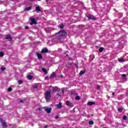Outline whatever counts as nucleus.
I'll return each mask as SVG.
<instances>
[{
    "label": "nucleus",
    "mask_w": 128,
    "mask_h": 128,
    "mask_svg": "<svg viewBox=\"0 0 128 128\" xmlns=\"http://www.w3.org/2000/svg\"><path fill=\"white\" fill-rule=\"evenodd\" d=\"M66 32L64 30H61L56 34V38L60 40L63 36H66Z\"/></svg>",
    "instance_id": "nucleus-1"
},
{
    "label": "nucleus",
    "mask_w": 128,
    "mask_h": 128,
    "mask_svg": "<svg viewBox=\"0 0 128 128\" xmlns=\"http://www.w3.org/2000/svg\"><path fill=\"white\" fill-rule=\"evenodd\" d=\"M52 90L53 92H60V90H62L61 92H62V94H64V88H63L60 90L58 87L56 86V87L53 88Z\"/></svg>",
    "instance_id": "nucleus-2"
},
{
    "label": "nucleus",
    "mask_w": 128,
    "mask_h": 128,
    "mask_svg": "<svg viewBox=\"0 0 128 128\" xmlns=\"http://www.w3.org/2000/svg\"><path fill=\"white\" fill-rule=\"evenodd\" d=\"M50 98H52V94H50V91H46L45 94V99L46 100V102H50Z\"/></svg>",
    "instance_id": "nucleus-3"
},
{
    "label": "nucleus",
    "mask_w": 128,
    "mask_h": 128,
    "mask_svg": "<svg viewBox=\"0 0 128 128\" xmlns=\"http://www.w3.org/2000/svg\"><path fill=\"white\" fill-rule=\"evenodd\" d=\"M30 20L31 21V22L30 23V26H32V24H36V18H30Z\"/></svg>",
    "instance_id": "nucleus-4"
},
{
    "label": "nucleus",
    "mask_w": 128,
    "mask_h": 128,
    "mask_svg": "<svg viewBox=\"0 0 128 128\" xmlns=\"http://www.w3.org/2000/svg\"><path fill=\"white\" fill-rule=\"evenodd\" d=\"M0 122L2 124V126H4V128H6L7 126L6 123L5 122H4L2 118H0Z\"/></svg>",
    "instance_id": "nucleus-5"
},
{
    "label": "nucleus",
    "mask_w": 128,
    "mask_h": 128,
    "mask_svg": "<svg viewBox=\"0 0 128 128\" xmlns=\"http://www.w3.org/2000/svg\"><path fill=\"white\" fill-rule=\"evenodd\" d=\"M56 76V72H54L50 74V78H54Z\"/></svg>",
    "instance_id": "nucleus-6"
},
{
    "label": "nucleus",
    "mask_w": 128,
    "mask_h": 128,
    "mask_svg": "<svg viewBox=\"0 0 128 128\" xmlns=\"http://www.w3.org/2000/svg\"><path fill=\"white\" fill-rule=\"evenodd\" d=\"M48 52V50L46 48H44L42 50V54H44V52Z\"/></svg>",
    "instance_id": "nucleus-7"
},
{
    "label": "nucleus",
    "mask_w": 128,
    "mask_h": 128,
    "mask_svg": "<svg viewBox=\"0 0 128 128\" xmlns=\"http://www.w3.org/2000/svg\"><path fill=\"white\" fill-rule=\"evenodd\" d=\"M87 17L88 18V20H94V17L92 15H88Z\"/></svg>",
    "instance_id": "nucleus-8"
},
{
    "label": "nucleus",
    "mask_w": 128,
    "mask_h": 128,
    "mask_svg": "<svg viewBox=\"0 0 128 128\" xmlns=\"http://www.w3.org/2000/svg\"><path fill=\"white\" fill-rule=\"evenodd\" d=\"M37 56L39 60H42V55L40 53H37Z\"/></svg>",
    "instance_id": "nucleus-9"
},
{
    "label": "nucleus",
    "mask_w": 128,
    "mask_h": 128,
    "mask_svg": "<svg viewBox=\"0 0 128 128\" xmlns=\"http://www.w3.org/2000/svg\"><path fill=\"white\" fill-rule=\"evenodd\" d=\"M45 110L46 112H48V114H50V112H52V108H46Z\"/></svg>",
    "instance_id": "nucleus-10"
},
{
    "label": "nucleus",
    "mask_w": 128,
    "mask_h": 128,
    "mask_svg": "<svg viewBox=\"0 0 128 128\" xmlns=\"http://www.w3.org/2000/svg\"><path fill=\"white\" fill-rule=\"evenodd\" d=\"M87 104L88 106H93L94 104H96V103L92 102H88Z\"/></svg>",
    "instance_id": "nucleus-11"
},
{
    "label": "nucleus",
    "mask_w": 128,
    "mask_h": 128,
    "mask_svg": "<svg viewBox=\"0 0 128 128\" xmlns=\"http://www.w3.org/2000/svg\"><path fill=\"white\" fill-rule=\"evenodd\" d=\"M35 8L37 12H42V9H40V6L36 7Z\"/></svg>",
    "instance_id": "nucleus-12"
},
{
    "label": "nucleus",
    "mask_w": 128,
    "mask_h": 128,
    "mask_svg": "<svg viewBox=\"0 0 128 128\" xmlns=\"http://www.w3.org/2000/svg\"><path fill=\"white\" fill-rule=\"evenodd\" d=\"M6 40H12V36H7L6 37Z\"/></svg>",
    "instance_id": "nucleus-13"
},
{
    "label": "nucleus",
    "mask_w": 128,
    "mask_h": 128,
    "mask_svg": "<svg viewBox=\"0 0 128 128\" xmlns=\"http://www.w3.org/2000/svg\"><path fill=\"white\" fill-rule=\"evenodd\" d=\"M32 10V7H27L24 8V10L28 12V10Z\"/></svg>",
    "instance_id": "nucleus-14"
},
{
    "label": "nucleus",
    "mask_w": 128,
    "mask_h": 128,
    "mask_svg": "<svg viewBox=\"0 0 128 128\" xmlns=\"http://www.w3.org/2000/svg\"><path fill=\"white\" fill-rule=\"evenodd\" d=\"M118 60L120 62H124V58H118Z\"/></svg>",
    "instance_id": "nucleus-15"
},
{
    "label": "nucleus",
    "mask_w": 128,
    "mask_h": 128,
    "mask_svg": "<svg viewBox=\"0 0 128 128\" xmlns=\"http://www.w3.org/2000/svg\"><path fill=\"white\" fill-rule=\"evenodd\" d=\"M27 78L28 80H32V75H28L27 76Z\"/></svg>",
    "instance_id": "nucleus-16"
},
{
    "label": "nucleus",
    "mask_w": 128,
    "mask_h": 128,
    "mask_svg": "<svg viewBox=\"0 0 128 128\" xmlns=\"http://www.w3.org/2000/svg\"><path fill=\"white\" fill-rule=\"evenodd\" d=\"M42 72H45V74H48V71L46 70V69L44 68H42Z\"/></svg>",
    "instance_id": "nucleus-17"
},
{
    "label": "nucleus",
    "mask_w": 128,
    "mask_h": 128,
    "mask_svg": "<svg viewBox=\"0 0 128 128\" xmlns=\"http://www.w3.org/2000/svg\"><path fill=\"white\" fill-rule=\"evenodd\" d=\"M57 108H62V103H59L57 104Z\"/></svg>",
    "instance_id": "nucleus-18"
},
{
    "label": "nucleus",
    "mask_w": 128,
    "mask_h": 128,
    "mask_svg": "<svg viewBox=\"0 0 128 128\" xmlns=\"http://www.w3.org/2000/svg\"><path fill=\"white\" fill-rule=\"evenodd\" d=\"M64 24H60L58 26V28H64Z\"/></svg>",
    "instance_id": "nucleus-19"
},
{
    "label": "nucleus",
    "mask_w": 128,
    "mask_h": 128,
    "mask_svg": "<svg viewBox=\"0 0 128 128\" xmlns=\"http://www.w3.org/2000/svg\"><path fill=\"white\" fill-rule=\"evenodd\" d=\"M4 56V54L2 52H0V56Z\"/></svg>",
    "instance_id": "nucleus-20"
},
{
    "label": "nucleus",
    "mask_w": 128,
    "mask_h": 128,
    "mask_svg": "<svg viewBox=\"0 0 128 128\" xmlns=\"http://www.w3.org/2000/svg\"><path fill=\"white\" fill-rule=\"evenodd\" d=\"M84 72H86V71H80V76H82V75L84 74Z\"/></svg>",
    "instance_id": "nucleus-21"
},
{
    "label": "nucleus",
    "mask_w": 128,
    "mask_h": 128,
    "mask_svg": "<svg viewBox=\"0 0 128 128\" xmlns=\"http://www.w3.org/2000/svg\"><path fill=\"white\" fill-rule=\"evenodd\" d=\"M104 50V48H101L99 49L100 52H102V51Z\"/></svg>",
    "instance_id": "nucleus-22"
},
{
    "label": "nucleus",
    "mask_w": 128,
    "mask_h": 128,
    "mask_svg": "<svg viewBox=\"0 0 128 128\" xmlns=\"http://www.w3.org/2000/svg\"><path fill=\"white\" fill-rule=\"evenodd\" d=\"M118 112H122V108H118Z\"/></svg>",
    "instance_id": "nucleus-23"
},
{
    "label": "nucleus",
    "mask_w": 128,
    "mask_h": 128,
    "mask_svg": "<svg viewBox=\"0 0 128 128\" xmlns=\"http://www.w3.org/2000/svg\"><path fill=\"white\" fill-rule=\"evenodd\" d=\"M70 104V101H67L66 102V106H69Z\"/></svg>",
    "instance_id": "nucleus-24"
},
{
    "label": "nucleus",
    "mask_w": 128,
    "mask_h": 128,
    "mask_svg": "<svg viewBox=\"0 0 128 128\" xmlns=\"http://www.w3.org/2000/svg\"><path fill=\"white\" fill-rule=\"evenodd\" d=\"M69 106H70V108H72L74 106V104L72 103H70Z\"/></svg>",
    "instance_id": "nucleus-25"
},
{
    "label": "nucleus",
    "mask_w": 128,
    "mask_h": 128,
    "mask_svg": "<svg viewBox=\"0 0 128 128\" xmlns=\"http://www.w3.org/2000/svg\"><path fill=\"white\" fill-rule=\"evenodd\" d=\"M6 70V68H4V67H2L0 68V70H2V72H4V70Z\"/></svg>",
    "instance_id": "nucleus-26"
},
{
    "label": "nucleus",
    "mask_w": 128,
    "mask_h": 128,
    "mask_svg": "<svg viewBox=\"0 0 128 128\" xmlns=\"http://www.w3.org/2000/svg\"><path fill=\"white\" fill-rule=\"evenodd\" d=\"M12 90V88H9L8 89V92H11Z\"/></svg>",
    "instance_id": "nucleus-27"
},
{
    "label": "nucleus",
    "mask_w": 128,
    "mask_h": 128,
    "mask_svg": "<svg viewBox=\"0 0 128 128\" xmlns=\"http://www.w3.org/2000/svg\"><path fill=\"white\" fill-rule=\"evenodd\" d=\"M18 82L19 84H22V81L20 80L18 81Z\"/></svg>",
    "instance_id": "nucleus-28"
},
{
    "label": "nucleus",
    "mask_w": 128,
    "mask_h": 128,
    "mask_svg": "<svg viewBox=\"0 0 128 128\" xmlns=\"http://www.w3.org/2000/svg\"><path fill=\"white\" fill-rule=\"evenodd\" d=\"M75 99L76 100H80V96H76V97Z\"/></svg>",
    "instance_id": "nucleus-29"
},
{
    "label": "nucleus",
    "mask_w": 128,
    "mask_h": 128,
    "mask_svg": "<svg viewBox=\"0 0 128 128\" xmlns=\"http://www.w3.org/2000/svg\"><path fill=\"white\" fill-rule=\"evenodd\" d=\"M89 124H94V121H90Z\"/></svg>",
    "instance_id": "nucleus-30"
},
{
    "label": "nucleus",
    "mask_w": 128,
    "mask_h": 128,
    "mask_svg": "<svg viewBox=\"0 0 128 128\" xmlns=\"http://www.w3.org/2000/svg\"><path fill=\"white\" fill-rule=\"evenodd\" d=\"M96 88H97V90H100V86H97Z\"/></svg>",
    "instance_id": "nucleus-31"
},
{
    "label": "nucleus",
    "mask_w": 128,
    "mask_h": 128,
    "mask_svg": "<svg viewBox=\"0 0 128 128\" xmlns=\"http://www.w3.org/2000/svg\"><path fill=\"white\" fill-rule=\"evenodd\" d=\"M126 118H127L126 116H124L123 117V120H126Z\"/></svg>",
    "instance_id": "nucleus-32"
},
{
    "label": "nucleus",
    "mask_w": 128,
    "mask_h": 128,
    "mask_svg": "<svg viewBox=\"0 0 128 128\" xmlns=\"http://www.w3.org/2000/svg\"><path fill=\"white\" fill-rule=\"evenodd\" d=\"M25 29L26 30H28V26H25Z\"/></svg>",
    "instance_id": "nucleus-33"
},
{
    "label": "nucleus",
    "mask_w": 128,
    "mask_h": 128,
    "mask_svg": "<svg viewBox=\"0 0 128 128\" xmlns=\"http://www.w3.org/2000/svg\"><path fill=\"white\" fill-rule=\"evenodd\" d=\"M56 96H60V94L59 93H58L56 94Z\"/></svg>",
    "instance_id": "nucleus-34"
},
{
    "label": "nucleus",
    "mask_w": 128,
    "mask_h": 128,
    "mask_svg": "<svg viewBox=\"0 0 128 128\" xmlns=\"http://www.w3.org/2000/svg\"><path fill=\"white\" fill-rule=\"evenodd\" d=\"M122 76H123V78H126V74H122Z\"/></svg>",
    "instance_id": "nucleus-35"
},
{
    "label": "nucleus",
    "mask_w": 128,
    "mask_h": 128,
    "mask_svg": "<svg viewBox=\"0 0 128 128\" xmlns=\"http://www.w3.org/2000/svg\"><path fill=\"white\" fill-rule=\"evenodd\" d=\"M38 88V86L36 85H35L34 86V88Z\"/></svg>",
    "instance_id": "nucleus-36"
},
{
    "label": "nucleus",
    "mask_w": 128,
    "mask_h": 128,
    "mask_svg": "<svg viewBox=\"0 0 128 128\" xmlns=\"http://www.w3.org/2000/svg\"><path fill=\"white\" fill-rule=\"evenodd\" d=\"M56 119H58V116H56Z\"/></svg>",
    "instance_id": "nucleus-37"
},
{
    "label": "nucleus",
    "mask_w": 128,
    "mask_h": 128,
    "mask_svg": "<svg viewBox=\"0 0 128 128\" xmlns=\"http://www.w3.org/2000/svg\"><path fill=\"white\" fill-rule=\"evenodd\" d=\"M20 102H24V101H22V100H20Z\"/></svg>",
    "instance_id": "nucleus-38"
},
{
    "label": "nucleus",
    "mask_w": 128,
    "mask_h": 128,
    "mask_svg": "<svg viewBox=\"0 0 128 128\" xmlns=\"http://www.w3.org/2000/svg\"><path fill=\"white\" fill-rule=\"evenodd\" d=\"M112 96H114V92L112 93Z\"/></svg>",
    "instance_id": "nucleus-39"
},
{
    "label": "nucleus",
    "mask_w": 128,
    "mask_h": 128,
    "mask_svg": "<svg viewBox=\"0 0 128 128\" xmlns=\"http://www.w3.org/2000/svg\"><path fill=\"white\" fill-rule=\"evenodd\" d=\"M39 2H40L41 0H38Z\"/></svg>",
    "instance_id": "nucleus-40"
},
{
    "label": "nucleus",
    "mask_w": 128,
    "mask_h": 128,
    "mask_svg": "<svg viewBox=\"0 0 128 128\" xmlns=\"http://www.w3.org/2000/svg\"><path fill=\"white\" fill-rule=\"evenodd\" d=\"M76 68H78V66L77 65H76Z\"/></svg>",
    "instance_id": "nucleus-41"
},
{
    "label": "nucleus",
    "mask_w": 128,
    "mask_h": 128,
    "mask_svg": "<svg viewBox=\"0 0 128 128\" xmlns=\"http://www.w3.org/2000/svg\"><path fill=\"white\" fill-rule=\"evenodd\" d=\"M93 58H94V56H93Z\"/></svg>",
    "instance_id": "nucleus-42"
},
{
    "label": "nucleus",
    "mask_w": 128,
    "mask_h": 128,
    "mask_svg": "<svg viewBox=\"0 0 128 128\" xmlns=\"http://www.w3.org/2000/svg\"><path fill=\"white\" fill-rule=\"evenodd\" d=\"M46 0V2H48V0Z\"/></svg>",
    "instance_id": "nucleus-43"
},
{
    "label": "nucleus",
    "mask_w": 128,
    "mask_h": 128,
    "mask_svg": "<svg viewBox=\"0 0 128 128\" xmlns=\"http://www.w3.org/2000/svg\"><path fill=\"white\" fill-rule=\"evenodd\" d=\"M45 127H46V126H45Z\"/></svg>",
    "instance_id": "nucleus-44"
}]
</instances>
